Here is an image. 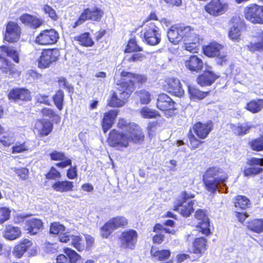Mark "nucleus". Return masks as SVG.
Wrapping results in <instances>:
<instances>
[{
	"label": "nucleus",
	"instance_id": "1",
	"mask_svg": "<svg viewBox=\"0 0 263 263\" xmlns=\"http://www.w3.org/2000/svg\"><path fill=\"white\" fill-rule=\"evenodd\" d=\"M129 127L130 133H119L115 129L112 130L108 139L109 145L122 151L129 146L131 141L137 143L143 141L144 136L138 125L132 124Z\"/></svg>",
	"mask_w": 263,
	"mask_h": 263
},
{
	"label": "nucleus",
	"instance_id": "2",
	"mask_svg": "<svg viewBox=\"0 0 263 263\" xmlns=\"http://www.w3.org/2000/svg\"><path fill=\"white\" fill-rule=\"evenodd\" d=\"M227 179L228 175L217 167L208 169L203 177L206 190L212 193H214L217 190L222 192V186H226L224 182Z\"/></svg>",
	"mask_w": 263,
	"mask_h": 263
},
{
	"label": "nucleus",
	"instance_id": "3",
	"mask_svg": "<svg viewBox=\"0 0 263 263\" xmlns=\"http://www.w3.org/2000/svg\"><path fill=\"white\" fill-rule=\"evenodd\" d=\"M194 197V196L191 193L182 192L178 197L176 204L174 206V210L184 217L190 216L194 211V200L192 199Z\"/></svg>",
	"mask_w": 263,
	"mask_h": 263
},
{
	"label": "nucleus",
	"instance_id": "4",
	"mask_svg": "<svg viewBox=\"0 0 263 263\" xmlns=\"http://www.w3.org/2000/svg\"><path fill=\"white\" fill-rule=\"evenodd\" d=\"M120 81L127 88L128 91L124 93L127 97L135 90L136 83L143 84L147 81V78L144 75L123 71L120 74Z\"/></svg>",
	"mask_w": 263,
	"mask_h": 263
},
{
	"label": "nucleus",
	"instance_id": "5",
	"mask_svg": "<svg viewBox=\"0 0 263 263\" xmlns=\"http://www.w3.org/2000/svg\"><path fill=\"white\" fill-rule=\"evenodd\" d=\"M2 53L0 54V60L3 63L1 69L4 73L11 74L12 73V65L5 58L6 56L11 58L13 60L18 63L19 57L18 52L13 48L7 46L1 47Z\"/></svg>",
	"mask_w": 263,
	"mask_h": 263
},
{
	"label": "nucleus",
	"instance_id": "6",
	"mask_svg": "<svg viewBox=\"0 0 263 263\" xmlns=\"http://www.w3.org/2000/svg\"><path fill=\"white\" fill-rule=\"evenodd\" d=\"M245 17L253 24H263V6L251 4L244 8Z\"/></svg>",
	"mask_w": 263,
	"mask_h": 263
},
{
	"label": "nucleus",
	"instance_id": "7",
	"mask_svg": "<svg viewBox=\"0 0 263 263\" xmlns=\"http://www.w3.org/2000/svg\"><path fill=\"white\" fill-rule=\"evenodd\" d=\"M128 223L127 219L121 216H116L110 219L101 229V235L107 238L116 229L125 227Z\"/></svg>",
	"mask_w": 263,
	"mask_h": 263
},
{
	"label": "nucleus",
	"instance_id": "8",
	"mask_svg": "<svg viewBox=\"0 0 263 263\" xmlns=\"http://www.w3.org/2000/svg\"><path fill=\"white\" fill-rule=\"evenodd\" d=\"M117 90L119 91V95L114 93L111 98L108 102V104L111 107H121L123 106L126 100L129 97L131 94L125 97V95L128 91L127 88L120 80H118L116 82Z\"/></svg>",
	"mask_w": 263,
	"mask_h": 263
},
{
	"label": "nucleus",
	"instance_id": "9",
	"mask_svg": "<svg viewBox=\"0 0 263 263\" xmlns=\"http://www.w3.org/2000/svg\"><path fill=\"white\" fill-rule=\"evenodd\" d=\"M145 42L148 45L155 46L158 44L161 41V34L158 28L154 24H150L147 28L141 31Z\"/></svg>",
	"mask_w": 263,
	"mask_h": 263
},
{
	"label": "nucleus",
	"instance_id": "10",
	"mask_svg": "<svg viewBox=\"0 0 263 263\" xmlns=\"http://www.w3.org/2000/svg\"><path fill=\"white\" fill-rule=\"evenodd\" d=\"M103 14V11L98 7L85 9L81 14L79 20L75 22L73 27L80 25L87 20L99 21Z\"/></svg>",
	"mask_w": 263,
	"mask_h": 263
},
{
	"label": "nucleus",
	"instance_id": "11",
	"mask_svg": "<svg viewBox=\"0 0 263 263\" xmlns=\"http://www.w3.org/2000/svg\"><path fill=\"white\" fill-rule=\"evenodd\" d=\"M175 103L167 95L162 93L158 96L157 107L159 109L165 111V116L168 118L174 114Z\"/></svg>",
	"mask_w": 263,
	"mask_h": 263
},
{
	"label": "nucleus",
	"instance_id": "12",
	"mask_svg": "<svg viewBox=\"0 0 263 263\" xmlns=\"http://www.w3.org/2000/svg\"><path fill=\"white\" fill-rule=\"evenodd\" d=\"M137 238L138 234L135 230L124 231L119 237L121 247L124 249H134L137 242Z\"/></svg>",
	"mask_w": 263,
	"mask_h": 263
},
{
	"label": "nucleus",
	"instance_id": "13",
	"mask_svg": "<svg viewBox=\"0 0 263 263\" xmlns=\"http://www.w3.org/2000/svg\"><path fill=\"white\" fill-rule=\"evenodd\" d=\"M229 9V5L220 0H212L204 7L205 11L211 15L218 16L224 14Z\"/></svg>",
	"mask_w": 263,
	"mask_h": 263
},
{
	"label": "nucleus",
	"instance_id": "14",
	"mask_svg": "<svg viewBox=\"0 0 263 263\" xmlns=\"http://www.w3.org/2000/svg\"><path fill=\"white\" fill-rule=\"evenodd\" d=\"M59 38V33L54 29H47L40 32L35 39V42L41 45H52L55 43Z\"/></svg>",
	"mask_w": 263,
	"mask_h": 263
},
{
	"label": "nucleus",
	"instance_id": "15",
	"mask_svg": "<svg viewBox=\"0 0 263 263\" xmlns=\"http://www.w3.org/2000/svg\"><path fill=\"white\" fill-rule=\"evenodd\" d=\"M59 56V52L57 50L48 49L42 51L41 55L37 60V65L39 68H46L55 62Z\"/></svg>",
	"mask_w": 263,
	"mask_h": 263
},
{
	"label": "nucleus",
	"instance_id": "16",
	"mask_svg": "<svg viewBox=\"0 0 263 263\" xmlns=\"http://www.w3.org/2000/svg\"><path fill=\"white\" fill-rule=\"evenodd\" d=\"M21 29L17 23L10 21L6 26L5 40L10 43L17 42L20 37Z\"/></svg>",
	"mask_w": 263,
	"mask_h": 263
},
{
	"label": "nucleus",
	"instance_id": "17",
	"mask_svg": "<svg viewBox=\"0 0 263 263\" xmlns=\"http://www.w3.org/2000/svg\"><path fill=\"white\" fill-rule=\"evenodd\" d=\"M25 230L31 235H36L43 229L42 221L37 218H31L25 221Z\"/></svg>",
	"mask_w": 263,
	"mask_h": 263
},
{
	"label": "nucleus",
	"instance_id": "18",
	"mask_svg": "<svg viewBox=\"0 0 263 263\" xmlns=\"http://www.w3.org/2000/svg\"><path fill=\"white\" fill-rule=\"evenodd\" d=\"M166 86L168 91L176 96L181 97L184 95V90L179 79L169 78L166 81Z\"/></svg>",
	"mask_w": 263,
	"mask_h": 263
},
{
	"label": "nucleus",
	"instance_id": "19",
	"mask_svg": "<svg viewBox=\"0 0 263 263\" xmlns=\"http://www.w3.org/2000/svg\"><path fill=\"white\" fill-rule=\"evenodd\" d=\"M253 40L248 45V49L251 52H263V31L258 30L253 36Z\"/></svg>",
	"mask_w": 263,
	"mask_h": 263
},
{
	"label": "nucleus",
	"instance_id": "20",
	"mask_svg": "<svg viewBox=\"0 0 263 263\" xmlns=\"http://www.w3.org/2000/svg\"><path fill=\"white\" fill-rule=\"evenodd\" d=\"M218 78L219 76L214 73L209 68L197 78V82L201 86H210Z\"/></svg>",
	"mask_w": 263,
	"mask_h": 263
},
{
	"label": "nucleus",
	"instance_id": "21",
	"mask_svg": "<svg viewBox=\"0 0 263 263\" xmlns=\"http://www.w3.org/2000/svg\"><path fill=\"white\" fill-rule=\"evenodd\" d=\"M53 128L52 124L47 120H40L36 122L34 126V132L42 136L48 135Z\"/></svg>",
	"mask_w": 263,
	"mask_h": 263
},
{
	"label": "nucleus",
	"instance_id": "22",
	"mask_svg": "<svg viewBox=\"0 0 263 263\" xmlns=\"http://www.w3.org/2000/svg\"><path fill=\"white\" fill-rule=\"evenodd\" d=\"M185 67L192 71L196 72L200 71L203 66L201 59L196 55H191L184 60Z\"/></svg>",
	"mask_w": 263,
	"mask_h": 263
},
{
	"label": "nucleus",
	"instance_id": "23",
	"mask_svg": "<svg viewBox=\"0 0 263 263\" xmlns=\"http://www.w3.org/2000/svg\"><path fill=\"white\" fill-rule=\"evenodd\" d=\"M8 98L10 100L16 101L18 100L28 101L31 99L30 92L25 88H15L11 90Z\"/></svg>",
	"mask_w": 263,
	"mask_h": 263
},
{
	"label": "nucleus",
	"instance_id": "24",
	"mask_svg": "<svg viewBox=\"0 0 263 263\" xmlns=\"http://www.w3.org/2000/svg\"><path fill=\"white\" fill-rule=\"evenodd\" d=\"M71 241L72 245L78 251L83 250L85 248L84 240L79 236H73L70 234L61 236L60 238V241L67 242Z\"/></svg>",
	"mask_w": 263,
	"mask_h": 263
},
{
	"label": "nucleus",
	"instance_id": "25",
	"mask_svg": "<svg viewBox=\"0 0 263 263\" xmlns=\"http://www.w3.org/2000/svg\"><path fill=\"white\" fill-rule=\"evenodd\" d=\"M22 232L21 229L18 227L13 225L6 226L2 232V236L9 240H14L21 237Z\"/></svg>",
	"mask_w": 263,
	"mask_h": 263
},
{
	"label": "nucleus",
	"instance_id": "26",
	"mask_svg": "<svg viewBox=\"0 0 263 263\" xmlns=\"http://www.w3.org/2000/svg\"><path fill=\"white\" fill-rule=\"evenodd\" d=\"M20 20L22 23L34 29L39 27L43 23L42 19L28 14H23Z\"/></svg>",
	"mask_w": 263,
	"mask_h": 263
},
{
	"label": "nucleus",
	"instance_id": "27",
	"mask_svg": "<svg viewBox=\"0 0 263 263\" xmlns=\"http://www.w3.org/2000/svg\"><path fill=\"white\" fill-rule=\"evenodd\" d=\"M231 23L232 26L229 32V37L232 40L237 41L241 34L240 18L234 17L231 19Z\"/></svg>",
	"mask_w": 263,
	"mask_h": 263
},
{
	"label": "nucleus",
	"instance_id": "28",
	"mask_svg": "<svg viewBox=\"0 0 263 263\" xmlns=\"http://www.w3.org/2000/svg\"><path fill=\"white\" fill-rule=\"evenodd\" d=\"M193 130L198 137L204 139L211 130V125L210 123L202 124L198 122L194 125Z\"/></svg>",
	"mask_w": 263,
	"mask_h": 263
},
{
	"label": "nucleus",
	"instance_id": "29",
	"mask_svg": "<svg viewBox=\"0 0 263 263\" xmlns=\"http://www.w3.org/2000/svg\"><path fill=\"white\" fill-rule=\"evenodd\" d=\"M117 116V112L115 110H111L104 114L102 122V126L104 133H106L112 127Z\"/></svg>",
	"mask_w": 263,
	"mask_h": 263
},
{
	"label": "nucleus",
	"instance_id": "30",
	"mask_svg": "<svg viewBox=\"0 0 263 263\" xmlns=\"http://www.w3.org/2000/svg\"><path fill=\"white\" fill-rule=\"evenodd\" d=\"M254 125L252 124L247 122L243 124L238 123L237 124H230V128L232 132L238 136H243L248 134L250 130L254 127Z\"/></svg>",
	"mask_w": 263,
	"mask_h": 263
},
{
	"label": "nucleus",
	"instance_id": "31",
	"mask_svg": "<svg viewBox=\"0 0 263 263\" xmlns=\"http://www.w3.org/2000/svg\"><path fill=\"white\" fill-rule=\"evenodd\" d=\"M73 182L70 181H58L54 183L51 187L53 190L60 193H65L73 190Z\"/></svg>",
	"mask_w": 263,
	"mask_h": 263
},
{
	"label": "nucleus",
	"instance_id": "32",
	"mask_svg": "<svg viewBox=\"0 0 263 263\" xmlns=\"http://www.w3.org/2000/svg\"><path fill=\"white\" fill-rule=\"evenodd\" d=\"M32 244V242L29 239H24L14 247L13 251V255L18 258H21L24 253L31 246Z\"/></svg>",
	"mask_w": 263,
	"mask_h": 263
},
{
	"label": "nucleus",
	"instance_id": "33",
	"mask_svg": "<svg viewBox=\"0 0 263 263\" xmlns=\"http://www.w3.org/2000/svg\"><path fill=\"white\" fill-rule=\"evenodd\" d=\"M199 36L194 35V38L189 40H184V43L182 49L192 53H196L198 51V44L199 43Z\"/></svg>",
	"mask_w": 263,
	"mask_h": 263
},
{
	"label": "nucleus",
	"instance_id": "34",
	"mask_svg": "<svg viewBox=\"0 0 263 263\" xmlns=\"http://www.w3.org/2000/svg\"><path fill=\"white\" fill-rule=\"evenodd\" d=\"M223 48V46L216 42L211 43L208 46L203 47V52L208 57H216Z\"/></svg>",
	"mask_w": 263,
	"mask_h": 263
},
{
	"label": "nucleus",
	"instance_id": "35",
	"mask_svg": "<svg viewBox=\"0 0 263 263\" xmlns=\"http://www.w3.org/2000/svg\"><path fill=\"white\" fill-rule=\"evenodd\" d=\"M245 108L252 114L259 112L263 108V99L253 100L248 102Z\"/></svg>",
	"mask_w": 263,
	"mask_h": 263
},
{
	"label": "nucleus",
	"instance_id": "36",
	"mask_svg": "<svg viewBox=\"0 0 263 263\" xmlns=\"http://www.w3.org/2000/svg\"><path fill=\"white\" fill-rule=\"evenodd\" d=\"M179 25L172 26L167 31V36L169 41L174 44H177L181 41V35L179 34Z\"/></svg>",
	"mask_w": 263,
	"mask_h": 263
},
{
	"label": "nucleus",
	"instance_id": "37",
	"mask_svg": "<svg viewBox=\"0 0 263 263\" xmlns=\"http://www.w3.org/2000/svg\"><path fill=\"white\" fill-rule=\"evenodd\" d=\"M206 249V241L203 237L196 238L193 243V253L202 254Z\"/></svg>",
	"mask_w": 263,
	"mask_h": 263
},
{
	"label": "nucleus",
	"instance_id": "38",
	"mask_svg": "<svg viewBox=\"0 0 263 263\" xmlns=\"http://www.w3.org/2000/svg\"><path fill=\"white\" fill-rule=\"evenodd\" d=\"M247 227L250 231L256 233L263 232V219H255L248 222Z\"/></svg>",
	"mask_w": 263,
	"mask_h": 263
},
{
	"label": "nucleus",
	"instance_id": "39",
	"mask_svg": "<svg viewBox=\"0 0 263 263\" xmlns=\"http://www.w3.org/2000/svg\"><path fill=\"white\" fill-rule=\"evenodd\" d=\"M188 89L190 97L193 100L203 99L208 95V92L201 91L193 86H189Z\"/></svg>",
	"mask_w": 263,
	"mask_h": 263
},
{
	"label": "nucleus",
	"instance_id": "40",
	"mask_svg": "<svg viewBox=\"0 0 263 263\" xmlns=\"http://www.w3.org/2000/svg\"><path fill=\"white\" fill-rule=\"evenodd\" d=\"M50 232L53 234L59 235V238L61 236L68 235L67 233L66 232L65 227L59 222H53L51 224Z\"/></svg>",
	"mask_w": 263,
	"mask_h": 263
},
{
	"label": "nucleus",
	"instance_id": "41",
	"mask_svg": "<svg viewBox=\"0 0 263 263\" xmlns=\"http://www.w3.org/2000/svg\"><path fill=\"white\" fill-rule=\"evenodd\" d=\"M179 30L181 31L179 34L181 35V40H189L194 38V35H197L196 34L194 29H192L190 26H184L179 25Z\"/></svg>",
	"mask_w": 263,
	"mask_h": 263
},
{
	"label": "nucleus",
	"instance_id": "42",
	"mask_svg": "<svg viewBox=\"0 0 263 263\" xmlns=\"http://www.w3.org/2000/svg\"><path fill=\"white\" fill-rule=\"evenodd\" d=\"M250 201L245 196L238 195L235 198V206L241 209H245L250 205Z\"/></svg>",
	"mask_w": 263,
	"mask_h": 263
},
{
	"label": "nucleus",
	"instance_id": "43",
	"mask_svg": "<svg viewBox=\"0 0 263 263\" xmlns=\"http://www.w3.org/2000/svg\"><path fill=\"white\" fill-rule=\"evenodd\" d=\"M151 254L158 260L164 261L169 258L171 252L167 250L155 251L154 249H152Z\"/></svg>",
	"mask_w": 263,
	"mask_h": 263
},
{
	"label": "nucleus",
	"instance_id": "44",
	"mask_svg": "<svg viewBox=\"0 0 263 263\" xmlns=\"http://www.w3.org/2000/svg\"><path fill=\"white\" fill-rule=\"evenodd\" d=\"M79 44L84 46H91L93 42L88 33H85L76 37Z\"/></svg>",
	"mask_w": 263,
	"mask_h": 263
},
{
	"label": "nucleus",
	"instance_id": "45",
	"mask_svg": "<svg viewBox=\"0 0 263 263\" xmlns=\"http://www.w3.org/2000/svg\"><path fill=\"white\" fill-rule=\"evenodd\" d=\"M140 115L143 118L146 119L154 118L159 116L157 111L152 110L147 107H143L141 109Z\"/></svg>",
	"mask_w": 263,
	"mask_h": 263
},
{
	"label": "nucleus",
	"instance_id": "46",
	"mask_svg": "<svg viewBox=\"0 0 263 263\" xmlns=\"http://www.w3.org/2000/svg\"><path fill=\"white\" fill-rule=\"evenodd\" d=\"M142 50V48L137 45L135 39H132L129 41L124 51L126 53H130L141 51Z\"/></svg>",
	"mask_w": 263,
	"mask_h": 263
},
{
	"label": "nucleus",
	"instance_id": "47",
	"mask_svg": "<svg viewBox=\"0 0 263 263\" xmlns=\"http://www.w3.org/2000/svg\"><path fill=\"white\" fill-rule=\"evenodd\" d=\"M146 56L141 53H135L133 54L127 55L124 60L128 62H141L145 60Z\"/></svg>",
	"mask_w": 263,
	"mask_h": 263
},
{
	"label": "nucleus",
	"instance_id": "48",
	"mask_svg": "<svg viewBox=\"0 0 263 263\" xmlns=\"http://www.w3.org/2000/svg\"><path fill=\"white\" fill-rule=\"evenodd\" d=\"M29 145L27 142L23 143H17L12 147L13 154L21 153L29 150Z\"/></svg>",
	"mask_w": 263,
	"mask_h": 263
},
{
	"label": "nucleus",
	"instance_id": "49",
	"mask_svg": "<svg viewBox=\"0 0 263 263\" xmlns=\"http://www.w3.org/2000/svg\"><path fill=\"white\" fill-rule=\"evenodd\" d=\"M63 98L64 93L62 90H59L53 98L55 105L60 110L63 108Z\"/></svg>",
	"mask_w": 263,
	"mask_h": 263
},
{
	"label": "nucleus",
	"instance_id": "50",
	"mask_svg": "<svg viewBox=\"0 0 263 263\" xmlns=\"http://www.w3.org/2000/svg\"><path fill=\"white\" fill-rule=\"evenodd\" d=\"M198 224L200 228V231L202 234L208 235L210 233L209 229L210 222L208 218H205L203 221H199Z\"/></svg>",
	"mask_w": 263,
	"mask_h": 263
},
{
	"label": "nucleus",
	"instance_id": "51",
	"mask_svg": "<svg viewBox=\"0 0 263 263\" xmlns=\"http://www.w3.org/2000/svg\"><path fill=\"white\" fill-rule=\"evenodd\" d=\"M137 93L139 96L140 102L142 104H147L150 102L151 96L148 91L142 90L138 92Z\"/></svg>",
	"mask_w": 263,
	"mask_h": 263
},
{
	"label": "nucleus",
	"instance_id": "52",
	"mask_svg": "<svg viewBox=\"0 0 263 263\" xmlns=\"http://www.w3.org/2000/svg\"><path fill=\"white\" fill-rule=\"evenodd\" d=\"M250 145L252 149L254 151H263V136L251 141Z\"/></svg>",
	"mask_w": 263,
	"mask_h": 263
},
{
	"label": "nucleus",
	"instance_id": "53",
	"mask_svg": "<svg viewBox=\"0 0 263 263\" xmlns=\"http://www.w3.org/2000/svg\"><path fill=\"white\" fill-rule=\"evenodd\" d=\"M263 169L261 167L252 166L245 169L244 175L247 177L256 175L261 173Z\"/></svg>",
	"mask_w": 263,
	"mask_h": 263
},
{
	"label": "nucleus",
	"instance_id": "54",
	"mask_svg": "<svg viewBox=\"0 0 263 263\" xmlns=\"http://www.w3.org/2000/svg\"><path fill=\"white\" fill-rule=\"evenodd\" d=\"M65 253L68 256L71 263H76L81 257L74 251L69 248L65 249Z\"/></svg>",
	"mask_w": 263,
	"mask_h": 263
},
{
	"label": "nucleus",
	"instance_id": "55",
	"mask_svg": "<svg viewBox=\"0 0 263 263\" xmlns=\"http://www.w3.org/2000/svg\"><path fill=\"white\" fill-rule=\"evenodd\" d=\"M43 11L46 14H48V16L53 21H57L58 16L55 10L50 6L45 5L43 8Z\"/></svg>",
	"mask_w": 263,
	"mask_h": 263
},
{
	"label": "nucleus",
	"instance_id": "56",
	"mask_svg": "<svg viewBox=\"0 0 263 263\" xmlns=\"http://www.w3.org/2000/svg\"><path fill=\"white\" fill-rule=\"evenodd\" d=\"M10 212L9 208H0V223H3L9 219Z\"/></svg>",
	"mask_w": 263,
	"mask_h": 263
},
{
	"label": "nucleus",
	"instance_id": "57",
	"mask_svg": "<svg viewBox=\"0 0 263 263\" xmlns=\"http://www.w3.org/2000/svg\"><path fill=\"white\" fill-rule=\"evenodd\" d=\"M132 124H136L134 123L128 122L127 121L121 119L119 120L118 123V127L122 129H125L127 130V133H130V127Z\"/></svg>",
	"mask_w": 263,
	"mask_h": 263
},
{
	"label": "nucleus",
	"instance_id": "58",
	"mask_svg": "<svg viewBox=\"0 0 263 263\" xmlns=\"http://www.w3.org/2000/svg\"><path fill=\"white\" fill-rule=\"evenodd\" d=\"M46 177L48 179H56L61 177V174L54 167H52Z\"/></svg>",
	"mask_w": 263,
	"mask_h": 263
},
{
	"label": "nucleus",
	"instance_id": "59",
	"mask_svg": "<svg viewBox=\"0 0 263 263\" xmlns=\"http://www.w3.org/2000/svg\"><path fill=\"white\" fill-rule=\"evenodd\" d=\"M14 172L21 179L25 180L28 177V170L23 167L21 168H14Z\"/></svg>",
	"mask_w": 263,
	"mask_h": 263
},
{
	"label": "nucleus",
	"instance_id": "60",
	"mask_svg": "<svg viewBox=\"0 0 263 263\" xmlns=\"http://www.w3.org/2000/svg\"><path fill=\"white\" fill-rule=\"evenodd\" d=\"M50 156L52 160L62 161L65 159V156L63 153L54 151L52 152Z\"/></svg>",
	"mask_w": 263,
	"mask_h": 263
},
{
	"label": "nucleus",
	"instance_id": "61",
	"mask_svg": "<svg viewBox=\"0 0 263 263\" xmlns=\"http://www.w3.org/2000/svg\"><path fill=\"white\" fill-rule=\"evenodd\" d=\"M216 58L217 63L221 66H224L228 64L227 55L224 53H219Z\"/></svg>",
	"mask_w": 263,
	"mask_h": 263
},
{
	"label": "nucleus",
	"instance_id": "62",
	"mask_svg": "<svg viewBox=\"0 0 263 263\" xmlns=\"http://www.w3.org/2000/svg\"><path fill=\"white\" fill-rule=\"evenodd\" d=\"M42 114L44 116L49 118H59L56 113L52 109L49 108H43L42 110Z\"/></svg>",
	"mask_w": 263,
	"mask_h": 263
},
{
	"label": "nucleus",
	"instance_id": "63",
	"mask_svg": "<svg viewBox=\"0 0 263 263\" xmlns=\"http://www.w3.org/2000/svg\"><path fill=\"white\" fill-rule=\"evenodd\" d=\"M14 141V138L12 136L7 135L0 138V142L4 145L9 146Z\"/></svg>",
	"mask_w": 263,
	"mask_h": 263
},
{
	"label": "nucleus",
	"instance_id": "64",
	"mask_svg": "<svg viewBox=\"0 0 263 263\" xmlns=\"http://www.w3.org/2000/svg\"><path fill=\"white\" fill-rule=\"evenodd\" d=\"M189 138L190 141V144L193 148H197L201 143V142L196 139L194 135H193L192 133L189 134Z\"/></svg>",
	"mask_w": 263,
	"mask_h": 263
}]
</instances>
